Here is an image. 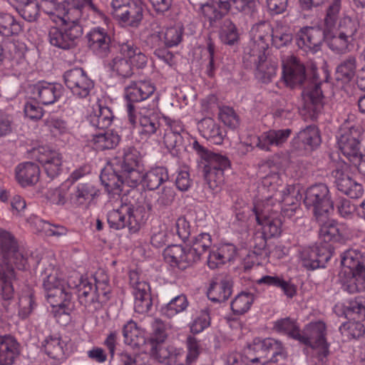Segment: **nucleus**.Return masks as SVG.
I'll use <instances>...</instances> for the list:
<instances>
[{
	"label": "nucleus",
	"instance_id": "1",
	"mask_svg": "<svg viewBox=\"0 0 365 365\" xmlns=\"http://www.w3.org/2000/svg\"><path fill=\"white\" fill-rule=\"evenodd\" d=\"M0 303L9 313L10 305L15 297L14 282L17 280L16 269H26L27 257L15 237L2 228H0Z\"/></svg>",
	"mask_w": 365,
	"mask_h": 365
},
{
	"label": "nucleus",
	"instance_id": "2",
	"mask_svg": "<svg viewBox=\"0 0 365 365\" xmlns=\"http://www.w3.org/2000/svg\"><path fill=\"white\" fill-rule=\"evenodd\" d=\"M282 78L291 88L305 83L302 91L304 108L312 113V116L320 113L324 99L321 83L315 79V76L313 79H307L305 66L297 57L289 56L282 60Z\"/></svg>",
	"mask_w": 365,
	"mask_h": 365
},
{
	"label": "nucleus",
	"instance_id": "3",
	"mask_svg": "<svg viewBox=\"0 0 365 365\" xmlns=\"http://www.w3.org/2000/svg\"><path fill=\"white\" fill-rule=\"evenodd\" d=\"M111 166L122 173L128 187L135 188L142 182L144 170L142 156L134 146H126L119 151L112 160Z\"/></svg>",
	"mask_w": 365,
	"mask_h": 365
},
{
	"label": "nucleus",
	"instance_id": "4",
	"mask_svg": "<svg viewBox=\"0 0 365 365\" xmlns=\"http://www.w3.org/2000/svg\"><path fill=\"white\" fill-rule=\"evenodd\" d=\"M81 305L89 313L101 309L110 298V287L106 279H95V284L81 279L76 285Z\"/></svg>",
	"mask_w": 365,
	"mask_h": 365
},
{
	"label": "nucleus",
	"instance_id": "5",
	"mask_svg": "<svg viewBox=\"0 0 365 365\" xmlns=\"http://www.w3.org/2000/svg\"><path fill=\"white\" fill-rule=\"evenodd\" d=\"M257 3V0H218L217 6L213 2L202 5L201 11L210 26L215 27L217 22L230 11L252 14Z\"/></svg>",
	"mask_w": 365,
	"mask_h": 365
},
{
	"label": "nucleus",
	"instance_id": "6",
	"mask_svg": "<svg viewBox=\"0 0 365 365\" xmlns=\"http://www.w3.org/2000/svg\"><path fill=\"white\" fill-rule=\"evenodd\" d=\"M341 264L351 274L344 282V290L350 294L365 291V256L358 250L349 249L342 254Z\"/></svg>",
	"mask_w": 365,
	"mask_h": 365
},
{
	"label": "nucleus",
	"instance_id": "7",
	"mask_svg": "<svg viewBox=\"0 0 365 365\" xmlns=\"http://www.w3.org/2000/svg\"><path fill=\"white\" fill-rule=\"evenodd\" d=\"M58 25L63 26V29L56 26L51 27L48 34V40L51 46L62 50L75 48L79 38L83 34V27L77 19L59 22Z\"/></svg>",
	"mask_w": 365,
	"mask_h": 365
},
{
	"label": "nucleus",
	"instance_id": "8",
	"mask_svg": "<svg viewBox=\"0 0 365 365\" xmlns=\"http://www.w3.org/2000/svg\"><path fill=\"white\" fill-rule=\"evenodd\" d=\"M107 221L111 229L119 230L128 228L130 233L139 231L143 219L140 212L130 203H123L118 209L110 210Z\"/></svg>",
	"mask_w": 365,
	"mask_h": 365
},
{
	"label": "nucleus",
	"instance_id": "9",
	"mask_svg": "<svg viewBox=\"0 0 365 365\" xmlns=\"http://www.w3.org/2000/svg\"><path fill=\"white\" fill-rule=\"evenodd\" d=\"M203 168V175L208 189L218 192L225 182V171L230 168L229 158L219 153L210 155Z\"/></svg>",
	"mask_w": 365,
	"mask_h": 365
},
{
	"label": "nucleus",
	"instance_id": "10",
	"mask_svg": "<svg viewBox=\"0 0 365 365\" xmlns=\"http://www.w3.org/2000/svg\"><path fill=\"white\" fill-rule=\"evenodd\" d=\"M304 203L312 209L315 217L329 215L334 209L329 190L324 183H317L308 187L305 192Z\"/></svg>",
	"mask_w": 365,
	"mask_h": 365
},
{
	"label": "nucleus",
	"instance_id": "11",
	"mask_svg": "<svg viewBox=\"0 0 365 365\" xmlns=\"http://www.w3.org/2000/svg\"><path fill=\"white\" fill-rule=\"evenodd\" d=\"M110 14L118 21L137 27L143 19V4L140 0H112Z\"/></svg>",
	"mask_w": 365,
	"mask_h": 365
},
{
	"label": "nucleus",
	"instance_id": "12",
	"mask_svg": "<svg viewBox=\"0 0 365 365\" xmlns=\"http://www.w3.org/2000/svg\"><path fill=\"white\" fill-rule=\"evenodd\" d=\"M88 47L100 58H107L118 52V44L104 28L94 27L86 34Z\"/></svg>",
	"mask_w": 365,
	"mask_h": 365
},
{
	"label": "nucleus",
	"instance_id": "13",
	"mask_svg": "<svg viewBox=\"0 0 365 365\" xmlns=\"http://www.w3.org/2000/svg\"><path fill=\"white\" fill-rule=\"evenodd\" d=\"M70 288L71 285L67 286L66 284L46 292V297L53 308L54 316L58 321L62 315L68 318L73 309L74 305L71 302L72 294L69 290Z\"/></svg>",
	"mask_w": 365,
	"mask_h": 365
},
{
	"label": "nucleus",
	"instance_id": "14",
	"mask_svg": "<svg viewBox=\"0 0 365 365\" xmlns=\"http://www.w3.org/2000/svg\"><path fill=\"white\" fill-rule=\"evenodd\" d=\"M130 284L133 287L134 309L139 314H146L152 307L153 302L149 284L141 279L136 271L130 272Z\"/></svg>",
	"mask_w": 365,
	"mask_h": 365
},
{
	"label": "nucleus",
	"instance_id": "15",
	"mask_svg": "<svg viewBox=\"0 0 365 365\" xmlns=\"http://www.w3.org/2000/svg\"><path fill=\"white\" fill-rule=\"evenodd\" d=\"M63 78L66 86L78 98L87 97L94 87L93 81L81 68L67 71Z\"/></svg>",
	"mask_w": 365,
	"mask_h": 365
},
{
	"label": "nucleus",
	"instance_id": "16",
	"mask_svg": "<svg viewBox=\"0 0 365 365\" xmlns=\"http://www.w3.org/2000/svg\"><path fill=\"white\" fill-rule=\"evenodd\" d=\"M329 244L304 248L300 252V259L303 267L314 270L324 267L332 256Z\"/></svg>",
	"mask_w": 365,
	"mask_h": 365
},
{
	"label": "nucleus",
	"instance_id": "17",
	"mask_svg": "<svg viewBox=\"0 0 365 365\" xmlns=\"http://www.w3.org/2000/svg\"><path fill=\"white\" fill-rule=\"evenodd\" d=\"M361 133L355 127L343 128L338 138L339 148L349 160H357L361 153Z\"/></svg>",
	"mask_w": 365,
	"mask_h": 365
},
{
	"label": "nucleus",
	"instance_id": "18",
	"mask_svg": "<svg viewBox=\"0 0 365 365\" xmlns=\"http://www.w3.org/2000/svg\"><path fill=\"white\" fill-rule=\"evenodd\" d=\"M327 28L307 26L301 29L297 34L298 46L307 51L317 52L324 41H326Z\"/></svg>",
	"mask_w": 365,
	"mask_h": 365
},
{
	"label": "nucleus",
	"instance_id": "19",
	"mask_svg": "<svg viewBox=\"0 0 365 365\" xmlns=\"http://www.w3.org/2000/svg\"><path fill=\"white\" fill-rule=\"evenodd\" d=\"M258 356L252 359V363L260 362L264 365L269 362L277 363L285 356L284 349L281 341L267 338L257 345Z\"/></svg>",
	"mask_w": 365,
	"mask_h": 365
},
{
	"label": "nucleus",
	"instance_id": "20",
	"mask_svg": "<svg viewBox=\"0 0 365 365\" xmlns=\"http://www.w3.org/2000/svg\"><path fill=\"white\" fill-rule=\"evenodd\" d=\"M345 163H339L331 172L337 189L351 198H359L364 193L362 185L345 173Z\"/></svg>",
	"mask_w": 365,
	"mask_h": 365
},
{
	"label": "nucleus",
	"instance_id": "21",
	"mask_svg": "<svg viewBox=\"0 0 365 365\" xmlns=\"http://www.w3.org/2000/svg\"><path fill=\"white\" fill-rule=\"evenodd\" d=\"M326 325L322 321L310 322L303 329L299 331L297 341L312 349L318 348L329 344L326 338Z\"/></svg>",
	"mask_w": 365,
	"mask_h": 365
},
{
	"label": "nucleus",
	"instance_id": "22",
	"mask_svg": "<svg viewBox=\"0 0 365 365\" xmlns=\"http://www.w3.org/2000/svg\"><path fill=\"white\" fill-rule=\"evenodd\" d=\"M62 90L61 85L46 81H38L31 86L34 98L43 105L54 103L61 96Z\"/></svg>",
	"mask_w": 365,
	"mask_h": 365
},
{
	"label": "nucleus",
	"instance_id": "23",
	"mask_svg": "<svg viewBox=\"0 0 365 365\" xmlns=\"http://www.w3.org/2000/svg\"><path fill=\"white\" fill-rule=\"evenodd\" d=\"M40 6L55 24L73 21L78 16V11L73 9L67 12L66 5L58 3L56 0H41Z\"/></svg>",
	"mask_w": 365,
	"mask_h": 365
},
{
	"label": "nucleus",
	"instance_id": "24",
	"mask_svg": "<svg viewBox=\"0 0 365 365\" xmlns=\"http://www.w3.org/2000/svg\"><path fill=\"white\" fill-rule=\"evenodd\" d=\"M155 87L150 81H131L125 88L124 96L129 103H138L150 97L155 92Z\"/></svg>",
	"mask_w": 365,
	"mask_h": 365
},
{
	"label": "nucleus",
	"instance_id": "25",
	"mask_svg": "<svg viewBox=\"0 0 365 365\" xmlns=\"http://www.w3.org/2000/svg\"><path fill=\"white\" fill-rule=\"evenodd\" d=\"M163 256L167 262L181 269H185L195 263L189 248L185 249L181 245L168 246L164 250Z\"/></svg>",
	"mask_w": 365,
	"mask_h": 365
},
{
	"label": "nucleus",
	"instance_id": "26",
	"mask_svg": "<svg viewBox=\"0 0 365 365\" xmlns=\"http://www.w3.org/2000/svg\"><path fill=\"white\" fill-rule=\"evenodd\" d=\"M96 192L91 183H78L72 188L68 201L73 207L86 206L93 200Z\"/></svg>",
	"mask_w": 365,
	"mask_h": 365
},
{
	"label": "nucleus",
	"instance_id": "27",
	"mask_svg": "<svg viewBox=\"0 0 365 365\" xmlns=\"http://www.w3.org/2000/svg\"><path fill=\"white\" fill-rule=\"evenodd\" d=\"M40 173L38 165L32 162L20 163L15 168L16 179L24 187L36 185L39 180Z\"/></svg>",
	"mask_w": 365,
	"mask_h": 365
},
{
	"label": "nucleus",
	"instance_id": "28",
	"mask_svg": "<svg viewBox=\"0 0 365 365\" xmlns=\"http://www.w3.org/2000/svg\"><path fill=\"white\" fill-rule=\"evenodd\" d=\"M20 345L12 336L0 335V365H12L20 354Z\"/></svg>",
	"mask_w": 365,
	"mask_h": 365
},
{
	"label": "nucleus",
	"instance_id": "29",
	"mask_svg": "<svg viewBox=\"0 0 365 365\" xmlns=\"http://www.w3.org/2000/svg\"><path fill=\"white\" fill-rule=\"evenodd\" d=\"M292 130L289 128L282 130H270L257 137L256 145L263 150H270V146H281L288 139Z\"/></svg>",
	"mask_w": 365,
	"mask_h": 365
},
{
	"label": "nucleus",
	"instance_id": "30",
	"mask_svg": "<svg viewBox=\"0 0 365 365\" xmlns=\"http://www.w3.org/2000/svg\"><path fill=\"white\" fill-rule=\"evenodd\" d=\"M232 283L230 277H221L213 281L207 290L208 298L214 302H225L232 292Z\"/></svg>",
	"mask_w": 365,
	"mask_h": 365
},
{
	"label": "nucleus",
	"instance_id": "31",
	"mask_svg": "<svg viewBox=\"0 0 365 365\" xmlns=\"http://www.w3.org/2000/svg\"><path fill=\"white\" fill-rule=\"evenodd\" d=\"M118 52L128 58L132 67L144 68L148 63V57L133 41H127L118 44Z\"/></svg>",
	"mask_w": 365,
	"mask_h": 365
},
{
	"label": "nucleus",
	"instance_id": "32",
	"mask_svg": "<svg viewBox=\"0 0 365 365\" xmlns=\"http://www.w3.org/2000/svg\"><path fill=\"white\" fill-rule=\"evenodd\" d=\"M282 215L284 217L291 219L299 211V201L301 196L299 190L293 185H287L282 190Z\"/></svg>",
	"mask_w": 365,
	"mask_h": 365
},
{
	"label": "nucleus",
	"instance_id": "33",
	"mask_svg": "<svg viewBox=\"0 0 365 365\" xmlns=\"http://www.w3.org/2000/svg\"><path fill=\"white\" fill-rule=\"evenodd\" d=\"M183 34L184 29L175 26L166 28L161 32L153 34L148 39L150 43L163 42L166 47H174L182 42Z\"/></svg>",
	"mask_w": 365,
	"mask_h": 365
},
{
	"label": "nucleus",
	"instance_id": "34",
	"mask_svg": "<svg viewBox=\"0 0 365 365\" xmlns=\"http://www.w3.org/2000/svg\"><path fill=\"white\" fill-rule=\"evenodd\" d=\"M202 135L216 145H221L225 136V131L212 118H205L197 124Z\"/></svg>",
	"mask_w": 365,
	"mask_h": 365
},
{
	"label": "nucleus",
	"instance_id": "35",
	"mask_svg": "<svg viewBox=\"0 0 365 365\" xmlns=\"http://www.w3.org/2000/svg\"><path fill=\"white\" fill-rule=\"evenodd\" d=\"M100 179L107 191L113 194L120 195L123 187L127 185L125 179L122 178V173L115 171V168L112 166L110 169L106 168L102 171Z\"/></svg>",
	"mask_w": 365,
	"mask_h": 365
},
{
	"label": "nucleus",
	"instance_id": "36",
	"mask_svg": "<svg viewBox=\"0 0 365 365\" xmlns=\"http://www.w3.org/2000/svg\"><path fill=\"white\" fill-rule=\"evenodd\" d=\"M113 119L114 115L110 108L100 103L93 106V111L88 116L90 124L98 129L108 128Z\"/></svg>",
	"mask_w": 365,
	"mask_h": 365
},
{
	"label": "nucleus",
	"instance_id": "37",
	"mask_svg": "<svg viewBox=\"0 0 365 365\" xmlns=\"http://www.w3.org/2000/svg\"><path fill=\"white\" fill-rule=\"evenodd\" d=\"M320 227L319 237L325 242H339L341 239L339 229L334 220L329 217V215H324L315 217Z\"/></svg>",
	"mask_w": 365,
	"mask_h": 365
},
{
	"label": "nucleus",
	"instance_id": "38",
	"mask_svg": "<svg viewBox=\"0 0 365 365\" xmlns=\"http://www.w3.org/2000/svg\"><path fill=\"white\" fill-rule=\"evenodd\" d=\"M161 118L155 113L148 115H140L139 123L140 130H139L140 140H147L153 135L160 134Z\"/></svg>",
	"mask_w": 365,
	"mask_h": 365
},
{
	"label": "nucleus",
	"instance_id": "39",
	"mask_svg": "<svg viewBox=\"0 0 365 365\" xmlns=\"http://www.w3.org/2000/svg\"><path fill=\"white\" fill-rule=\"evenodd\" d=\"M253 46H257L259 50L265 52L272 41V27L266 21L259 22L253 26L251 30Z\"/></svg>",
	"mask_w": 365,
	"mask_h": 365
},
{
	"label": "nucleus",
	"instance_id": "40",
	"mask_svg": "<svg viewBox=\"0 0 365 365\" xmlns=\"http://www.w3.org/2000/svg\"><path fill=\"white\" fill-rule=\"evenodd\" d=\"M106 66L112 75L120 78H129L133 75V67L128 58L116 55L106 63Z\"/></svg>",
	"mask_w": 365,
	"mask_h": 365
},
{
	"label": "nucleus",
	"instance_id": "41",
	"mask_svg": "<svg viewBox=\"0 0 365 365\" xmlns=\"http://www.w3.org/2000/svg\"><path fill=\"white\" fill-rule=\"evenodd\" d=\"M326 41L329 48L334 53L343 54L350 51L353 40L336 32L335 27L327 28Z\"/></svg>",
	"mask_w": 365,
	"mask_h": 365
},
{
	"label": "nucleus",
	"instance_id": "42",
	"mask_svg": "<svg viewBox=\"0 0 365 365\" xmlns=\"http://www.w3.org/2000/svg\"><path fill=\"white\" fill-rule=\"evenodd\" d=\"M267 237L264 235V232L260 230L256 231L250 242V247L252 249L247 255L246 259L248 260V263L259 264V258L263 256H267Z\"/></svg>",
	"mask_w": 365,
	"mask_h": 365
},
{
	"label": "nucleus",
	"instance_id": "43",
	"mask_svg": "<svg viewBox=\"0 0 365 365\" xmlns=\"http://www.w3.org/2000/svg\"><path fill=\"white\" fill-rule=\"evenodd\" d=\"M255 217L257 223L262 226L261 232H264V235L270 237L277 236L281 232V222L279 219L267 216L264 212H259L257 207L253 209Z\"/></svg>",
	"mask_w": 365,
	"mask_h": 365
},
{
	"label": "nucleus",
	"instance_id": "44",
	"mask_svg": "<svg viewBox=\"0 0 365 365\" xmlns=\"http://www.w3.org/2000/svg\"><path fill=\"white\" fill-rule=\"evenodd\" d=\"M301 145H299L305 150H314L321 143L319 131L315 125H308L301 130L295 138Z\"/></svg>",
	"mask_w": 365,
	"mask_h": 365
},
{
	"label": "nucleus",
	"instance_id": "45",
	"mask_svg": "<svg viewBox=\"0 0 365 365\" xmlns=\"http://www.w3.org/2000/svg\"><path fill=\"white\" fill-rule=\"evenodd\" d=\"M357 61L355 56L349 55L341 60L336 68V79L343 83H349L354 78L356 72Z\"/></svg>",
	"mask_w": 365,
	"mask_h": 365
},
{
	"label": "nucleus",
	"instance_id": "46",
	"mask_svg": "<svg viewBox=\"0 0 365 365\" xmlns=\"http://www.w3.org/2000/svg\"><path fill=\"white\" fill-rule=\"evenodd\" d=\"M212 240L211 235L207 232H202L195 236L189 247L194 262L199 261L203 254L207 252L212 247Z\"/></svg>",
	"mask_w": 365,
	"mask_h": 365
},
{
	"label": "nucleus",
	"instance_id": "47",
	"mask_svg": "<svg viewBox=\"0 0 365 365\" xmlns=\"http://www.w3.org/2000/svg\"><path fill=\"white\" fill-rule=\"evenodd\" d=\"M207 265L210 269H216L219 265L230 261L235 253V247L231 245L225 246L217 250L208 251Z\"/></svg>",
	"mask_w": 365,
	"mask_h": 365
},
{
	"label": "nucleus",
	"instance_id": "48",
	"mask_svg": "<svg viewBox=\"0 0 365 365\" xmlns=\"http://www.w3.org/2000/svg\"><path fill=\"white\" fill-rule=\"evenodd\" d=\"M169 179L168 170L164 167H156L143 173L142 182L149 190H155Z\"/></svg>",
	"mask_w": 365,
	"mask_h": 365
},
{
	"label": "nucleus",
	"instance_id": "49",
	"mask_svg": "<svg viewBox=\"0 0 365 365\" xmlns=\"http://www.w3.org/2000/svg\"><path fill=\"white\" fill-rule=\"evenodd\" d=\"M219 38L225 45L234 46L240 40V34L237 26L230 19H225L219 29Z\"/></svg>",
	"mask_w": 365,
	"mask_h": 365
},
{
	"label": "nucleus",
	"instance_id": "50",
	"mask_svg": "<svg viewBox=\"0 0 365 365\" xmlns=\"http://www.w3.org/2000/svg\"><path fill=\"white\" fill-rule=\"evenodd\" d=\"M66 344L61 337L56 336H50L46 338L43 343L46 354L51 358L62 360L65 358V351Z\"/></svg>",
	"mask_w": 365,
	"mask_h": 365
},
{
	"label": "nucleus",
	"instance_id": "51",
	"mask_svg": "<svg viewBox=\"0 0 365 365\" xmlns=\"http://www.w3.org/2000/svg\"><path fill=\"white\" fill-rule=\"evenodd\" d=\"M41 276L45 293L66 284L64 280L58 276V270L51 263L42 271Z\"/></svg>",
	"mask_w": 365,
	"mask_h": 365
},
{
	"label": "nucleus",
	"instance_id": "52",
	"mask_svg": "<svg viewBox=\"0 0 365 365\" xmlns=\"http://www.w3.org/2000/svg\"><path fill=\"white\" fill-rule=\"evenodd\" d=\"M92 140L98 149L103 150L116 147L120 140V137L117 133L109 130L94 135Z\"/></svg>",
	"mask_w": 365,
	"mask_h": 365
},
{
	"label": "nucleus",
	"instance_id": "53",
	"mask_svg": "<svg viewBox=\"0 0 365 365\" xmlns=\"http://www.w3.org/2000/svg\"><path fill=\"white\" fill-rule=\"evenodd\" d=\"M124 342L133 347H139L145 343V338L140 335L136 324L130 321L123 327Z\"/></svg>",
	"mask_w": 365,
	"mask_h": 365
},
{
	"label": "nucleus",
	"instance_id": "54",
	"mask_svg": "<svg viewBox=\"0 0 365 365\" xmlns=\"http://www.w3.org/2000/svg\"><path fill=\"white\" fill-rule=\"evenodd\" d=\"M188 301L185 295L180 294L172 299L167 304L161 307L163 315L172 318L176 314L185 311L188 307Z\"/></svg>",
	"mask_w": 365,
	"mask_h": 365
},
{
	"label": "nucleus",
	"instance_id": "55",
	"mask_svg": "<svg viewBox=\"0 0 365 365\" xmlns=\"http://www.w3.org/2000/svg\"><path fill=\"white\" fill-rule=\"evenodd\" d=\"M255 301V295L250 292H242L231 302L232 312L237 315L246 313Z\"/></svg>",
	"mask_w": 365,
	"mask_h": 365
},
{
	"label": "nucleus",
	"instance_id": "56",
	"mask_svg": "<svg viewBox=\"0 0 365 365\" xmlns=\"http://www.w3.org/2000/svg\"><path fill=\"white\" fill-rule=\"evenodd\" d=\"M277 68L275 63L265 59L257 65L255 73V78L262 83H269L276 76Z\"/></svg>",
	"mask_w": 365,
	"mask_h": 365
},
{
	"label": "nucleus",
	"instance_id": "57",
	"mask_svg": "<svg viewBox=\"0 0 365 365\" xmlns=\"http://www.w3.org/2000/svg\"><path fill=\"white\" fill-rule=\"evenodd\" d=\"M265 59H267L265 52L251 44L246 48L243 55V63L247 68H255L256 69L257 65L262 63Z\"/></svg>",
	"mask_w": 365,
	"mask_h": 365
},
{
	"label": "nucleus",
	"instance_id": "58",
	"mask_svg": "<svg viewBox=\"0 0 365 365\" xmlns=\"http://www.w3.org/2000/svg\"><path fill=\"white\" fill-rule=\"evenodd\" d=\"M273 329L276 331L286 334L296 340H297L298 336H299V327L297 322L290 317L277 320L274 324Z\"/></svg>",
	"mask_w": 365,
	"mask_h": 365
},
{
	"label": "nucleus",
	"instance_id": "59",
	"mask_svg": "<svg viewBox=\"0 0 365 365\" xmlns=\"http://www.w3.org/2000/svg\"><path fill=\"white\" fill-rule=\"evenodd\" d=\"M21 24L10 14H0V35L11 36L19 34L21 31Z\"/></svg>",
	"mask_w": 365,
	"mask_h": 365
},
{
	"label": "nucleus",
	"instance_id": "60",
	"mask_svg": "<svg viewBox=\"0 0 365 365\" xmlns=\"http://www.w3.org/2000/svg\"><path fill=\"white\" fill-rule=\"evenodd\" d=\"M293 38L292 34L287 27L276 26L272 29V42L277 48L289 44Z\"/></svg>",
	"mask_w": 365,
	"mask_h": 365
},
{
	"label": "nucleus",
	"instance_id": "61",
	"mask_svg": "<svg viewBox=\"0 0 365 365\" xmlns=\"http://www.w3.org/2000/svg\"><path fill=\"white\" fill-rule=\"evenodd\" d=\"M359 26L357 20L353 19L349 16H344L340 19L338 28L335 27V31L354 41Z\"/></svg>",
	"mask_w": 365,
	"mask_h": 365
},
{
	"label": "nucleus",
	"instance_id": "62",
	"mask_svg": "<svg viewBox=\"0 0 365 365\" xmlns=\"http://www.w3.org/2000/svg\"><path fill=\"white\" fill-rule=\"evenodd\" d=\"M163 143L167 149L173 155H177L179 151L183 148L184 138L182 135H177L172 132H166L164 134Z\"/></svg>",
	"mask_w": 365,
	"mask_h": 365
},
{
	"label": "nucleus",
	"instance_id": "63",
	"mask_svg": "<svg viewBox=\"0 0 365 365\" xmlns=\"http://www.w3.org/2000/svg\"><path fill=\"white\" fill-rule=\"evenodd\" d=\"M348 314H352L354 319L359 321L365 320V297H357L354 299L351 300L347 307Z\"/></svg>",
	"mask_w": 365,
	"mask_h": 365
},
{
	"label": "nucleus",
	"instance_id": "64",
	"mask_svg": "<svg viewBox=\"0 0 365 365\" xmlns=\"http://www.w3.org/2000/svg\"><path fill=\"white\" fill-rule=\"evenodd\" d=\"M220 120L230 128H236L240 124V119L234 109L229 106H224L219 112Z\"/></svg>",
	"mask_w": 365,
	"mask_h": 365
}]
</instances>
